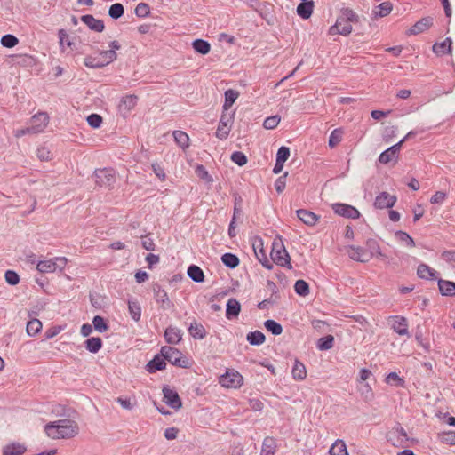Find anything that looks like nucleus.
I'll list each match as a JSON object with an SVG mask.
<instances>
[{"mask_svg": "<svg viewBox=\"0 0 455 455\" xmlns=\"http://www.w3.org/2000/svg\"><path fill=\"white\" fill-rule=\"evenodd\" d=\"M438 288L443 296H455V283L443 279L438 280Z\"/></svg>", "mask_w": 455, "mask_h": 455, "instance_id": "bb28decb", "label": "nucleus"}, {"mask_svg": "<svg viewBox=\"0 0 455 455\" xmlns=\"http://www.w3.org/2000/svg\"><path fill=\"white\" fill-rule=\"evenodd\" d=\"M42 330V323L38 319H32L27 323V333L29 336L36 335Z\"/></svg>", "mask_w": 455, "mask_h": 455, "instance_id": "de8ad7c7", "label": "nucleus"}, {"mask_svg": "<svg viewBox=\"0 0 455 455\" xmlns=\"http://www.w3.org/2000/svg\"><path fill=\"white\" fill-rule=\"evenodd\" d=\"M222 263L228 268L234 269L238 267L240 263L239 258L233 253L227 252L221 256Z\"/></svg>", "mask_w": 455, "mask_h": 455, "instance_id": "72a5a7b5", "label": "nucleus"}, {"mask_svg": "<svg viewBox=\"0 0 455 455\" xmlns=\"http://www.w3.org/2000/svg\"><path fill=\"white\" fill-rule=\"evenodd\" d=\"M334 345V337L331 334L320 338L317 340L316 347L321 351L331 349Z\"/></svg>", "mask_w": 455, "mask_h": 455, "instance_id": "58836bf2", "label": "nucleus"}, {"mask_svg": "<svg viewBox=\"0 0 455 455\" xmlns=\"http://www.w3.org/2000/svg\"><path fill=\"white\" fill-rule=\"evenodd\" d=\"M165 361L166 359L162 355H156L147 363L146 369L149 373H155L156 371L164 370L166 366Z\"/></svg>", "mask_w": 455, "mask_h": 455, "instance_id": "6ab92c4d", "label": "nucleus"}, {"mask_svg": "<svg viewBox=\"0 0 455 455\" xmlns=\"http://www.w3.org/2000/svg\"><path fill=\"white\" fill-rule=\"evenodd\" d=\"M294 291L299 296L306 297L309 294V285L302 279L297 280L294 284Z\"/></svg>", "mask_w": 455, "mask_h": 455, "instance_id": "a18cd8bd", "label": "nucleus"}, {"mask_svg": "<svg viewBox=\"0 0 455 455\" xmlns=\"http://www.w3.org/2000/svg\"><path fill=\"white\" fill-rule=\"evenodd\" d=\"M102 345V339L99 337H92L84 341L85 348L92 354L98 353L101 349Z\"/></svg>", "mask_w": 455, "mask_h": 455, "instance_id": "c85d7f7f", "label": "nucleus"}, {"mask_svg": "<svg viewBox=\"0 0 455 455\" xmlns=\"http://www.w3.org/2000/svg\"><path fill=\"white\" fill-rule=\"evenodd\" d=\"M231 160L239 166H243L247 163L246 156L241 151H235L231 155Z\"/></svg>", "mask_w": 455, "mask_h": 455, "instance_id": "052dcab7", "label": "nucleus"}, {"mask_svg": "<svg viewBox=\"0 0 455 455\" xmlns=\"http://www.w3.org/2000/svg\"><path fill=\"white\" fill-rule=\"evenodd\" d=\"M386 382L390 385H395L396 387H403L405 381L403 379L400 378L396 372H390L386 377Z\"/></svg>", "mask_w": 455, "mask_h": 455, "instance_id": "5fc2aeb1", "label": "nucleus"}, {"mask_svg": "<svg viewBox=\"0 0 455 455\" xmlns=\"http://www.w3.org/2000/svg\"><path fill=\"white\" fill-rule=\"evenodd\" d=\"M100 56L103 60V62H107V65L113 62L117 58V54L114 50L101 51Z\"/></svg>", "mask_w": 455, "mask_h": 455, "instance_id": "bf43d9fd", "label": "nucleus"}, {"mask_svg": "<svg viewBox=\"0 0 455 455\" xmlns=\"http://www.w3.org/2000/svg\"><path fill=\"white\" fill-rule=\"evenodd\" d=\"M173 137L175 142L182 148H186L189 146V138L188 134L182 131H174Z\"/></svg>", "mask_w": 455, "mask_h": 455, "instance_id": "c03bdc74", "label": "nucleus"}, {"mask_svg": "<svg viewBox=\"0 0 455 455\" xmlns=\"http://www.w3.org/2000/svg\"><path fill=\"white\" fill-rule=\"evenodd\" d=\"M27 447L20 443H12L3 448V455H23Z\"/></svg>", "mask_w": 455, "mask_h": 455, "instance_id": "b1692460", "label": "nucleus"}, {"mask_svg": "<svg viewBox=\"0 0 455 455\" xmlns=\"http://www.w3.org/2000/svg\"><path fill=\"white\" fill-rule=\"evenodd\" d=\"M44 431L52 439H68L79 432L78 424L71 419H60L45 425Z\"/></svg>", "mask_w": 455, "mask_h": 455, "instance_id": "f257e3e1", "label": "nucleus"}, {"mask_svg": "<svg viewBox=\"0 0 455 455\" xmlns=\"http://www.w3.org/2000/svg\"><path fill=\"white\" fill-rule=\"evenodd\" d=\"M4 278L10 285H16L20 282L19 275L13 270H7L4 274Z\"/></svg>", "mask_w": 455, "mask_h": 455, "instance_id": "e2e57ef3", "label": "nucleus"}, {"mask_svg": "<svg viewBox=\"0 0 455 455\" xmlns=\"http://www.w3.org/2000/svg\"><path fill=\"white\" fill-rule=\"evenodd\" d=\"M84 66L90 68H100L107 66V62H103V60L100 57L87 56L84 58Z\"/></svg>", "mask_w": 455, "mask_h": 455, "instance_id": "ea45409f", "label": "nucleus"}, {"mask_svg": "<svg viewBox=\"0 0 455 455\" xmlns=\"http://www.w3.org/2000/svg\"><path fill=\"white\" fill-rule=\"evenodd\" d=\"M193 49L197 53L205 55L207 54L211 50V44L209 42L204 39H196L192 43Z\"/></svg>", "mask_w": 455, "mask_h": 455, "instance_id": "f704fd0d", "label": "nucleus"}, {"mask_svg": "<svg viewBox=\"0 0 455 455\" xmlns=\"http://www.w3.org/2000/svg\"><path fill=\"white\" fill-rule=\"evenodd\" d=\"M154 299L160 305L164 310H168L173 307L172 302L170 300L167 291L164 290L160 284L154 283L152 286Z\"/></svg>", "mask_w": 455, "mask_h": 455, "instance_id": "423d86ee", "label": "nucleus"}, {"mask_svg": "<svg viewBox=\"0 0 455 455\" xmlns=\"http://www.w3.org/2000/svg\"><path fill=\"white\" fill-rule=\"evenodd\" d=\"M331 207L334 212L339 216L348 219H358L360 217L359 211L350 204L336 203Z\"/></svg>", "mask_w": 455, "mask_h": 455, "instance_id": "1a4fd4ad", "label": "nucleus"}, {"mask_svg": "<svg viewBox=\"0 0 455 455\" xmlns=\"http://www.w3.org/2000/svg\"><path fill=\"white\" fill-rule=\"evenodd\" d=\"M164 402L175 411L182 407V402L179 394L168 386L163 387Z\"/></svg>", "mask_w": 455, "mask_h": 455, "instance_id": "0eeeda50", "label": "nucleus"}, {"mask_svg": "<svg viewBox=\"0 0 455 455\" xmlns=\"http://www.w3.org/2000/svg\"><path fill=\"white\" fill-rule=\"evenodd\" d=\"M314 10V2H301L297 6V13L298 15L304 19L307 20L311 17Z\"/></svg>", "mask_w": 455, "mask_h": 455, "instance_id": "cd10ccee", "label": "nucleus"}, {"mask_svg": "<svg viewBox=\"0 0 455 455\" xmlns=\"http://www.w3.org/2000/svg\"><path fill=\"white\" fill-rule=\"evenodd\" d=\"M36 156L41 161H49L52 159V153L46 147H41L36 151Z\"/></svg>", "mask_w": 455, "mask_h": 455, "instance_id": "774afa93", "label": "nucleus"}, {"mask_svg": "<svg viewBox=\"0 0 455 455\" xmlns=\"http://www.w3.org/2000/svg\"><path fill=\"white\" fill-rule=\"evenodd\" d=\"M297 217L306 225L314 226L320 219V216L316 215L311 211L306 209H299L296 212Z\"/></svg>", "mask_w": 455, "mask_h": 455, "instance_id": "f3484780", "label": "nucleus"}, {"mask_svg": "<svg viewBox=\"0 0 455 455\" xmlns=\"http://www.w3.org/2000/svg\"><path fill=\"white\" fill-rule=\"evenodd\" d=\"M271 259L273 262L283 267L291 268V258L281 240H275L272 243Z\"/></svg>", "mask_w": 455, "mask_h": 455, "instance_id": "20e7f679", "label": "nucleus"}, {"mask_svg": "<svg viewBox=\"0 0 455 455\" xmlns=\"http://www.w3.org/2000/svg\"><path fill=\"white\" fill-rule=\"evenodd\" d=\"M36 268L39 272L42 273H52L55 272V267L52 262V259L50 260H41L37 263Z\"/></svg>", "mask_w": 455, "mask_h": 455, "instance_id": "603ef678", "label": "nucleus"}, {"mask_svg": "<svg viewBox=\"0 0 455 455\" xmlns=\"http://www.w3.org/2000/svg\"><path fill=\"white\" fill-rule=\"evenodd\" d=\"M246 339L251 346H259L265 342L266 337L260 331H254L247 334Z\"/></svg>", "mask_w": 455, "mask_h": 455, "instance_id": "2f4dec72", "label": "nucleus"}, {"mask_svg": "<svg viewBox=\"0 0 455 455\" xmlns=\"http://www.w3.org/2000/svg\"><path fill=\"white\" fill-rule=\"evenodd\" d=\"M329 453L330 455H348L346 443L339 439L331 445Z\"/></svg>", "mask_w": 455, "mask_h": 455, "instance_id": "4c0bfd02", "label": "nucleus"}, {"mask_svg": "<svg viewBox=\"0 0 455 455\" xmlns=\"http://www.w3.org/2000/svg\"><path fill=\"white\" fill-rule=\"evenodd\" d=\"M124 13V8L120 3H116L109 7L108 15L114 20L121 18Z\"/></svg>", "mask_w": 455, "mask_h": 455, "instance_id": "09e8293b", "label": "nucleus"}, {"mask_svg": "<svg viewBox=\"0 0 455 455\" xmlns=\"http://www.w3.org/2000/svg\"><path fill=\"white\" fill-rule=\"evenodd\" d=\"M94 179L100 187L110 188L116 182V172L112 168L97 169L94 172Z\"/></svg>", "mask_w": 455, "mask_h": 455, "instance_id": "39448f33", "label": "nucleus"}, {"mask_svg": "<svg viewBox=\"0 0 455 455\" xmlns=\"http://www.w3.org/2000/svg\"><path fill=\"white\" fill-rule=\"evenodd\" d=\"M241 311L240 302L234 298H231L227 302L226 317L229 320L236 318Z\"/></svg>", "mask_w": 455, "mask_h": 455, "instance_id": "aec40b11", "label": "nucleus"}, {"mask_svg": "<svg viewBox=\"0 0 455 455\" xmlns=\"http://www.w3.org/2000/svg\"><path fill=\"white\" fill-rule=\"evenodd\" d=\"M239 96V92L233 89H228L225 92V101L223 104V110H228L231 106L235 103Z\"/></svg>", "mask_w": 455, "mask_h": 455, "instance_id": "e433bc0d", "label": "nucleus"}, {"mask_svg": "<svg viewBox=\"0 0 455 455\" xmlns=\"http://www.w3.org/2000/svg\"><path fill=\"white\" fill-rule=\"evenodd\" d=\"M0 42L4 47L12 48L19 44V39L12 34H6L2 36Z\"/></svg>", "mask_w": 455, "mask_h": 455, "instance_id": "864d4df0", "label": "nucleus"}, {"mask_svg": "<svg viewBox=\"0 0 455 455\" xmlns=\"http://www.w3.org/2000/svg\"><path fill=\"white\" fill-rule=\"evenodd\" d=\"M181 331L173 326H169L164 331V339L168 344L176 345L181 340Z\"/></svg>", "mask_w": 455, "mask_h": 455, "instance_id": "412c9836", "label": "nucleus"}, {"mask_svg": "<svg viewBox=\"0 0 455 455\" xmlns=\"http://www.w3.org/2000/svg\"><path fill=\"white\" fill-rule=\"evenodd\" d=\"M343 130L341 128L334 129L329 137L328 145L331 148H335L342 140Z\"/></svg>", "mask_w": 455, "mask_h": 455, "instance_id": "37998d69", "label": "nucleus"}, {"mask_svg": "<svg viewBox=\"0 0 455 455\" xmlns=\"http://www.w3.org/2000/svg\"><path fill=\"white\" fill-rule=\"evenodd\" d=\"M397 201V197L395 195L383 191L379 193L374 201V206L377 209H387L392 208Z\"/></svg>", "mask_w": 455, "mask_h": 455, "instance_id": "9b49d317", "label": "nucleus"}, {"mask_svg": "<svg viewBox=\"0 0 455 455\" xmlns=\"http://www.w3.org/2000/svg\"><path fill=\"white\" fill-rule=\"evenodd\" d=\"M339 18L353 23H357L359 21V16L350 8H342L341 16Z\"/></svg>", "mask_w": 455, "mask_h": 455, "instance_id": "8fccbe9b", "label": "nucleus"}, {"mask_svg": "<svg viewBox=\"0 0 455 455\" xmlns=\"http://www.w3.org/2000/svg\"><path fill=\"white\" fill-rule=\"evenodd\" d=\"M265 328L273 335H280L283 332L282 325L275 320L268 319L264 322Z\"/></svg>", "mask_w": 455, "mask_h": 455, "instance_id": "79ce46f5", "label": "nucleus"}, {"mask_svg": "<svg viewBox=\"0 0 455 455\" xmlns=\"http://www.w3.org/2000/svg\"><path fill=\"white\" fill-rule=\"evenodd\" d=\"M243 376L238 371L227 372L220 379V383L228 388H237L243 385Z\"/></svg>", "mask_w": 455, "mask_h": 455, "instance_id": "6e6552de", "label": "nucleus"}, {"mask_svg": "<svg viewBox=\"0 0 455 455\" xmlns=\"http://www.w3.org/2000/svg\"><path fill=\"white\" fill-rule=\"evenodd\" d=\"M452 41L450 37L441 43H435L432 50L436 55L450 54L451 52Z\"/></svg>", "mask_w": 455, "mask_h": 455, "instance_id": "5701e85b", "label": "nucleus"}, {"mask_svg": "<svg viewBox=\"0 0 455 455\" xmlns=\"http://www.w3.org/2000/svg\"><path fill=\"white\" fill-rule=\"evenodd\" d=\"M391 328L400 336H409L408 321L401 315L391 316Z\"/></svg>", "mask_w": 455, "mask_h": 455, "instance_id": "ddd939ff", "label": "nucleus"}, {"mask_svg": "<svg viewBox=\"0 0 455 455\" xmlns=\"http://www.w3.org/2000/svg\"><path fill=\"white\" fill-rule=\"evenodd\" d=\"M149 13H150V8H149V5L146 3H140L135 7V14H136V16H138L140 18H145V17L148 16Z\"/></svg>", "mask_w": 455, "mask_h": 455, "instance_id": "4d7b16f0", "label": "nucleus"}, {"mask_svg": "<svg viewBox=\"0 0 455 455\" xmlns=\"http://www.w3.org/2000/svg\"><path fill=\"white\" fill-rule=\"evenodd\" d=\"M128 310L131 317L135 321L139 322L141 316V307L138 301H129L128 302Z\"/></svg>", "mask_w": 455, "mask_h": 455, "instance_id": "a19ab883", "label": "nucleus"}, {"mask_svg": "<svg viewBox=\"0 0 455 455\" xmlns=\"http://www.w3.org/2000/svg\"><path fill=\"white\" fill-rule=\"evenodd\" d=\"M280 117L278 116H268L264 120L263 126L266 129H274L280 123Z\"/></svg>", "mask_w": 455, "mask_h": 455, "instance_id": "0e129e2a", "label": "nucleus"}, {"mask_svg": "<svg viewBox=\"0 0 455 455\" xmlns=\"http://www.w3.org/2000/svg\"><path fill=\"white\" fill-rule=\"evenodd\" d=\"M433 25L432 17H424L417 21L409 30L411 35H418L427 30Z\"/></svg>", "mask_w": 455, "mask_h": 455, "instance_id": "a211bd4d", "label": "nucleus"}, {"mask_svg": "<svg viewBox=\"0 0 455 455\" xmlns=\"http://www.w3.org/2000/svg\"><path fill=\"white\" fill-rule=\"evenodd\" d=\"M196 174L207 183L213 181L212 177L208 173L207 170L203 164H198L196 168Z\"/></svg>", "mask_w": 455, "mask_h": 455, "instance_id": "6e6d98bb", "label": "nucleus"}, {"mask_svg": "<svg viewBox=\"0 0 455 455\" xmlns=\"http://www.w3.org/2000/svg\"><path fill=\"white\" fill-rule=\"evenodd\" d=\"M233 122V116L222 113L216 131V137L220 140H226L230 132V125Z\"/></svg>", "mask_w": 455, "mask_h": 455, "instance_id": "9d476101", "label": "nucleus"}, {"mask_svg": "<svg viewBox=\"0 0 455 455\" xmlns=\"http://www.w3.org/2000/svg\"><path fill=\"white\" fill-rule=\"evenodd\" d=\"M392 4L389 2H384L376 6L375 10H373V14L375 18H382L387 16L392 11Z\"/></svg>", "mask_w": 455, "mask_h": 455, "instance_id": "c9c22d12", "label": "nucleus"}, {"mask_svg": "<svg viewBox=\"0 0 455 455\" xmlns=\"http://www.w3.org/2000/svg\"><path fill=\"white\" fill-rule=\"evenodd\" d=\"M437 274V271L425 263L419 264L417 269V275L421 279L433 280L436 278Z\"/></svg>", "mask_w": 455, "mask_h": 455, "instance_id": "393cba45", "label": "nucleus"}, {"mask_svg": "<svg viewBox=\"0 0 455 455\" xmlns=\"http://www.w3.org/2000/svg\"><path fill=\"white\" fill-rule=\"evenodd\" d=\"M188 333L195 339H203L207 336V331L202 323H199L196 321L190 323L188 329Z\"/></svg>", "mask_w": 455, "mask_h": 455, "instance_id": "4be33fe9", "label": "nucleus"}, {"mask_svg": "<svg viewBox=\"0 0 455 455\" xmlns=\"http://www.w3.org/2000/svg\"><path fill=\"white\" fill-rule=\"evenodd\" d=\"M290 156V148L285 146L279 148L276 154V160L279 162L285 163Z\"/></svg>", "mask_w": 455, "mask_h": 455, "instance_id": "69168bd1", "label": "nucleus"}, {"mask_svg": "<svg viewBox=\"0 0 455 455\" xmlns=\"http://www.w3.org/2000/svg\"><path fill=\"white\" fill-rule=\"evenodd\" d=\"M397 159L398 158L395 156V154L390 152L389 148L383 151L379 156V163L383 164H387L393 160L396 161Z\"/></svg>", "mask_w": 455, "mask_h": 455, "instance_id": "13d9d810", "label": "nucleus"}, {"mask_svg": "<svg viewBox=\"0 0 455 455\" xmlns=\"http://www.w3.org/2000/svg\"><path fill=\"white\" fill-rule=\"evenodd\" d=\"M161 355L172 365L188 369L191 363L189 360L183 356L182 353L172 347L164 346L161 348Z\"/></svg>", "mask_w": 455, "mask_h": 455, "instance_id": "7ed1b4c3", "label": "nucleus"}, {"mask_svg": "<svg viewBox=\"0 0 455 455\" xmlns=\"http://www.w3.org/2000/svg\"><path fill=\"white\" fill-rule=\"evenodd\" d=\"M348 256L353 260L364 263L371 259V254L368 253V251L365 248L350 245L348 246Z\"/></svg>", "mask_w": 455, "mask_h": 455, "instance_id": "4468645a", "label": "nucleus"}, {"mask_svg": "<svg viewBox=\"0 0 455 455\" xmlns=\"http://www.w3.org/2000/svg\"><path fill=\"white\" fill-rule=\"evenodd\" d=\"M92 324L94 329L100 333H103L108 331L109 329V326L107 323L106 320L100 315H95L92 318Z\"/></svg>", "mask_w": 455, "mask_h": 455, "instance_id": "49530a36", "label": "nucleus"}, {"mask_svg": "<svg viewBox=\"0 0 455 455\" xmlns=\"http://www.w3.org/2000/svg\"><path fill=\"white\" fill-rule=\"evenodd\" d=\"M89 125L94 129L99 128L102 124V117L99 114H91L87 116Z\"/></svg>", "mask_w": 455, "mask_h": 455, "instance_id": "680f3d73", "label": "nucleus"}, {"mask_svg": "<svg viewBox=\"0 0 455 455\" xmlns=\"http://www.w3.org/2000/svg\"><path fill=\"white\" fill-rule=\"evenodd\" d=\"M152 171L155 173V175L161 180L164 181L166 179V175L164 172V169L157 163H153L152 165Z\"/></svg>", "mask_w": 455, "mask_h": 455, "instance_id": "338daca9", "label": "nucleus"}, {"mask_svg": "<svg viewBox=\"0 0 455 455\" xmlns=\"http://www.w3.org/2000/svg\"><path fill=\"white\" fill-rule=\"evenodd\" d=\"M276 441L267 436L263 440L260 455H275L276 451Z\"/></svg>", "mask_w": 455, "mask_h": 455, "instance_id": "a878e982", "label": "nucleus"}, {"mask_svg": "<svg viewBox=\"0 0 455 455\" xmlns=\"http://www.w3.org/2000/svg\"><path fill=\"white\" fill-rule=\"evenodd\" d=\"M350 23L351 22L344 19L338 18L336 23L330 28L329 34L348 36L352 32V26Z\"/></svg>", "mask_w": 455, "mask_h": 455, "instance_id": "2eb2a0df", "label": "nucleus"}, {"mask_svg": "<svg viewBox=\"0 0 455 455\" xmlns=\"http://www.w3.org/2000/svg\"><path fill=\"white\" fill-rule=\"evenodd\" d=\"M253 250L258 260L262 264L264 267L270 270L273 268L272 262L267 259V253L263 249L262 239L257 238L253 243Z\"/></svg>", "mask_w": 455, "mask_h": 455, "instance_id": "f8f14e48", "label": "nucleus"}, {"mask_svg": "<svg viewBox=\"0 0 455 455\" xmlns=\"http://www.w3.org/2000/svg\"><path fill=\"white\" fill-rule=\"evenodd\" d=\"M395 235L397 240L405 243L407 247L412 248L415 246L413 238L408 233L399 230L395 232Z\"/></svg>", "mask_w": 455, "mask_h": 455, "instance_id": "3c124183", "label": "nucleus"}, {"mask_svg": "<svg viewBox=\"0 0 455 455\" xmlns=\"http://www.w3.org/2000/svg\"><path fill=\"white\" fill-rule=\"evenodd\" d=\"M187 274L196 283H203L204 281V271L196 265L189 266Z\"/></svg>", "mask_w": 455, "mask_h": 455, "instance_id": "c756f323", "label": "nucleus"}, {"mask_svg": "<svg viewBox=\"0 0 455 455\" xmlns=\"http://www.w3.org/2000/svg\"><path fill=\"white\" fill-rule=\"evenodd\" d=\"M49 122V116L46 113H38L31 118V124L24 129L15 131V136L20 138L28 133H38L44 131Z\"/></svg>", "mask_w": 455, "mask_h": 455, "instance_id": "f03ea898", "label": "nucleus"}, {"mask_svg": "<svg viewBox=\"0 0 455 455\" xmlns=\"http://www.w3.org/2000/svg\"><path fill=\"white\" fill-rule=\"evenodd\" d=\"M81 20L92 31L100 33L105 28L103 20H97L91 14L83 15Z\"/></svg>", "mask_w": 455, "mask_h": 455, "instance_id": "dca6fc26", "label": "nucleus"}, {"mask_svg": "<svg viewBox=\"0 0 455 455\" xmlns=\"http://www.w3.org/2000/svg\"><path fill=\"white\" fill-rule=\"evenodd\" d=\"M291 373L293 379L296 380L305 379L307 377V370L305 365L296 359L292 367Z\"/></svg>", "mask_w": 455, "mask_h": 455, "instance_id": "7c9ffc66", "label": "nucleus"}, {"mask_svg": "<svg viewBox=\"0 0 455 455\" xmlns=\"http://www.w3.org/2000/svg\"><path fill=\"white\" fill-rule=\"evenodd\" d=\"M138 97L135 95H126L123 97L119 103L120 110L130 111L137 104Z\"/></svg>", "mask_w": 455, "mask_h": 455, "instance_id": "473e14b6", "label": "nucleus"}]
</instances>
